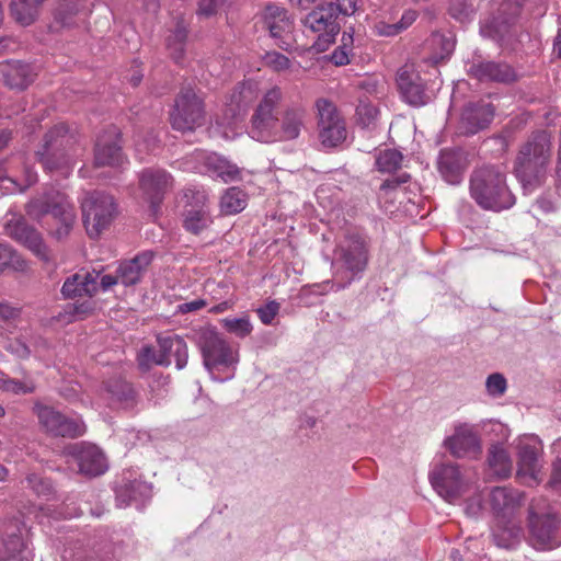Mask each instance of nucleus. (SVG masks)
Wrapping results in <instances>:
<instances>
[{
  "instance_id": "obj_1",
  "label": "nucleus",
  "mask_w": 561,
  "mask_h": 561,
  "mask_svg": "<svg viewBox=\"0 0 561 561\" xmlns=\"http://www.w3.org/2000/svg\"><path fill=\"white\" fill-rule=\"evenodd\" d=\"M551 135L546 130L533 133L520 146L514 172L525 194L541 186L548 175L551 160Z\"/></svg>"
},
{
  "instance_id": "obj_2",
  "label": "nucleus",
  "mask_w": 561,
  "mask_h": 561,
  "mask_svg": "<svg viewBox=\"0 0 561 561\" xmlns=\"http://www.w3.org/2000/svg\"><path fill=\"white\" fill-rule=\"evenodd\" d=\"M470 196L483 209L501 211L515 204V196L506 183V175L497 167L485 165L470 178Z\"/></svg>"
},
{
  "instance_id": "obj_3",
  "label": "nucleus",
  "mask_w": 561,
  "mask_h": 561,
  "mask_svg": "<svg viewBox=\"0 0 561 561\" xmlns=\"http://www.w3.org/2000/svg\"><path fill=\"white\" fill-rule=\"evenodd\" d=\"M197 345L202 352L204 366L216 381L232 379L239 362V353L214 328L199 330Z\"/></svg>"
},
{
  "instance_id": "obj_4",
  "label": "nucleus",
  "mask_w": 561,
  "mask_h": 561,
  "mask_svg": "<svg viewBox=\"0 0 561 561\" xmlns=\"http://www.w3.org/2000/svg\"><path fill=\"white\" fill-rule=\"evenodd\" d=\"M368 264V248L359 236H347L336 245L333 259V279L330 282L334 290L346 288L359 278Z\"/></svg>"
},
{
  "instance_id": "obj_5",
  "label": "nucleus",
  "mask_w": 561,
  "mask_h": 561,
  "mask_svg": "<svg viewBox=\"0 0 561 561\" xmlns=\"http://www.w3.org/2000/svg\"><path fill=\"white\" fill-rule=\"evenodd\" d=\"M75 142V136L69 133V128L59 123L45 134L36 150V157L47 171H61L64 175H68L73 165L71 152Z\"/></svg>"
},
{
  "instance_id": "obj_6",
  "label": "nucleus",
  "mask_w": 561,
  "mask_h": 561,
  "mask_svg": "<svg viewBox=\"0 0 561 561\" xmlns=\"http://www.w3.org/2000/svg\"><path fill=\"white\" fill-rule=\"evenodd\" d=\"M283 101L279 87L266 90L250 119L248 135L260 142L272 144L279 141V118L277 107Z\"/></svg>"
},
{
  "instance_id": "obj_7",
  "label": "nucleus",
  "mask_w": 561,
  "mask_h": 561,
  "mask_svg": "<svg viewBox=\"0 0 561 561\" xmlns=\"http://www.w3.org/2000/svg\"><path fill=\"white\" fill-rule=\"evenodd\" d=\"M26 211L30 217L37 220L46 215H51L58 227L50 232L57 239H61L69 233L76 219L72 204L60 192H49L33 199L27 205Z\"/></svg>"
},
{
  "instance_id": "obj_8",
  "label": "nucleus",
  "mask_w": 561,
  "mask_h": 561,
  "mask_svg": "<svg viewBox=\"0 0 561 561\" xmlns=\"http://www.w3.org/2000/svg\"><path fill=\"white\" fill-rule=\"evenodd\" d=\"M527 543L537 551H551L561 546V519L551 512L538 513L534 503L527 516Z\"/></svg>"
},
{
  "instance_id": "obj_9",
  "label": "nucleus",
  "mask_w": 561,
  "mask_h": 561,
  "mask_svg": "<svg viewBox=\"0 0 561 561\" xmlns=\"http://www.w3.org/2000/svg\"><path fill=\"white\" fill-rule=\"evenodd\" d=\"M81 208L83 224L91 238H98L111 226L117 215V206L113 196L102 192L87 194Z\"/></svg>"
},
{
  "instance_id": "obj_10",
  "label": "nucleus",
  "mask_w": 561,
  "mask_h": 561,
  "mask_svg": "<svg viewBox=\"0 0 561 561\" xmlns=\"http://www.w3.org/2000/svg\"><path fill=\"white\" fill-rule=\"evenodd\" d=\"M514 446L517 456V478L530 486L539 484L543 453L541 440L535 435H523L514 440Z\"/></svg>"
},
{
  "instance_id": "obj_11",
  "label": "nucleus",
  "mask_w": 561,
  "mask_h": 561,
  "mask_svg": "<svg viewBox=\"0 0 561 561\" xmlns=\"http://www.w3.org/2000/svg\"><path fill=\"white\" fill-rule=\"evenodd\" d=\"M430 481L437 494L449 503L460 499L470 488L459 466L453 462L436 465L430 473Z\"/></svg>"
},
{
  "instance_id": "obj_12",
  "label": "nucleus",
  "mask_w": 561,
  "mask_h": 561,
  "mask_svg": "<svg viewBox=\"0 0 561 561\" xmlns=\"http://www.w3.org/2000/svg\"><path fill=\"white\" fill-rule=\"evenodd\" d=\"M172 127L176 130H194L205 122V108L201 96L194 90L184 89L175 100L170 116Z\"/></svg>"
},
{
  "instance_id": "obj_13",
  "label": "nucleus",
  "mask_w": 561,
  "mask_h": 561,
  "mask_svg": "<svg viewBox=\"0 0 561 561\" xmlns=\"http://www.w3.org/2000/svg\"><path fill=\"white\" fill-rule=\"evenodd\" d=\"M319 137L324 147H336L346 139V125L336 106L328 99L316 102Z\"/></svg>"
},
{
  "instance_id": "obj_14",
  "label": "nucleus",
  "mask_w": 561,
  "mask_h": 561,
  "mask_svg": "<svg viewBox=\"0 0 561 561\" xmlns=\"http://www.w3.org/2000/svg\"><path fill=\"white\" fill-rule=\"evenodd\" d=\"M68 462L78 466L80 473L89 477L103 474L107 470V460L103 451L95 445L75 443L66 447Z\"/></svg>"
},
{
  "instance_id": "obj_15",
  "label": "nucleus",
  "mask_w": 561,
  "mask_h": 561,
  "mask_svg": "<svg viewBox=\"0 0 561 561\" xmlns=\"http://www.w3.org/2000/svg\"><path fill=\"white\" fill-rule=\"evenodd\" d=\"M444 446L456 458H476L482 451L478 431L469 423H456L453 433L444 439Z\"/></svg>"
},
{
  "instance_id": "obj_16",
  "label": "nucleus",
  "mask_w": 561,
  "mask_h": 561,
  "mask_svg": "<svg viewBox=\"0 0 561 561\" xmlns=\"http://www.w3.org/2000/svg\"><path fill=\"white\" fill-rule=\"evenodd\" d=\"M35 411L39 424L50 435L73 438L85 433V425L79 419L68 417L46 405H36Z\"/></svg>"
},
{
  "instance_id": "obj_17",
  "label": "nucleus",
  "mask_w": 561,
  "mask_h": 561,
  "mask_svg": "<svg viewBox=\"0 0 561 561\" xmlns=\"http://www.w3.org/2000/svg\"><path fill=\"white\" fill-rule=\"evenodd\" d=\"M186 209L184 211V228L192 233H199L213 222L208 206V196L204 190H187Z\"/></svg>"
},
{
  "instance_id": "obj_18",
  "label": "nucleus",
  "mask_w": 561,
  "mask_h": 561,
  "mask_svg": "<svg viewBox=\"0 0 561 561\" xmlns=\"http://www.w3.org/2000/svg\"><path fill=\"white\" fill-rule=\"evenodd\" d=\"M397 84L402 98L410 105L422 106L431 100V94L413 65H404L398 70Z\"/></svg>"
},
{
  "instance_id": "obj_19",
  "label": "nucleus",
  "mask_w": 561,
  "mask_h": 561,
  "mask_svg": "<svg viewBox=\"0 0 561 561\" xmlns=\"http://www.w3.org/2000/svg\"><path fill=\"white\" fill-rule=\"evenodd\" d=\"M139 183L152 211L156 213L163 195L171 188L173 181L164 170L147 169L141 172Z\"/></svg>"
},
{
  "instance_id": "obj_20",
  "label": "nucleus",
  "mask_w": 561,
  "mask_h": 561,
  "mask_svg": "<svg viewBox=\"0 0 561 561\" xmlns=\"http://www.w3.org/2000/svg\"><path fill=\"white\" fill-rule=\"evenodd\" d=\"M124 159L119 135L115 127L98 136L94 148V164L96 167H119Z\"/></svg>"
},
{
  "instance_id": "obj_21",
  "label": "nucleus",
  "mask_w": 561,
  "mask_h": 561,
  "mask_svg": "<svg viewBox=\"0 0 561 561\" xmlns=\"http://www.w3.org/2000/svg\"><path fill=\"white\" fill-rule=\"evenodd\" d=\"M336 14L327 5H318L304 20L307 28L318 33L319 41L330 43L340 31Z\"/></svg>"
},
{
  "instance_id": "obj_22",
  "label": "nucleus",
  "mask_w": 561,
  "mask_h": 561,
  "mask_svg": "<svg viewBox=\"0 0 561 561\" xmlns=\"http://www.w3.org/2000/svg\"><path fill=\"white\" fill-rule=\"evenodd\" d=\"M114 545L108 541L76 543L64 550L62 561H113Z\"/></svg>"
},
{
  "instance_id": "obj_23",
  "label": "nucleus",
  "mask_w": 561,
  "mask_h": 561,
  "mask_svg": "<svg viewBox=\"0 0 561 561\" xmlns=\"http://www.w3.org/2000/svg\"><path fill=\"white\" fill-rule=\"evenodd\" d=\"M160 357L158 365L170 366L174 359L178 369H183L188 359L187 344L176 334H160L157 337Z\"/></svg>"
},
{
  "instance_id": "obj_24",
  "label": "nucleus",
  "mask_w": 561,
  "mask_h": 561,
  "mask_svg": "<svg viewBox=\"0 0 561 561\" xmlns=\"http://www.w3.org/2000/svg\"><path fill=\"white\" fill-rule=\"evenodd\" d=\"M5 231L9 237L25 245L37 256L47 260L46 247L41 234L30 227L24 219H11L5 222Z\"/></svg>"
},
{
  "instance_id": "obj_25",
  "label": "nucleus",
  "mask_w": 561,
  "mask_h": 561,
  "mask_svg": "<svg viewBox=\"0 0 561 561\" xmlns=\"http://www.w3.org/2000/svg\"><path fill=\"white\" fill-rule=\"evenodd\" d=\"M195 159L203 163L199 170L211 178H218L225 183L240 179V169L217 153L197 151L195 152Z\"/></svg>"
},
{
  "instance_id": "obj_26",
  "label": "nucleus",
  "mask_w": 561,
  "mask_h": 561,
  "mask_svg": "<svg viewBox=\"0 0 561 561\" xmlns=\"http://www.w3.org/2000/svg\"><path fill=\"white\" fill-rule=\"evenodd\" d=\"M493 107L489 103L468 104L460 117L459 129L462 134L474 135L489 126L493 118Z\"/></svg>"
},
{
  "instance_id": "obj_27",
  "label": "nucleus",
  "mask_w": 561,
  "mask_h": 561,
  "mask_svg": "<svg viewBox=\"0 0 561 561\" xmlns=\"http://www.w3.org/2000/svg\"><path fill=\"white\" fill-rule=\"evenodd\" d=\"M522 501L519 491L506 486H497L490 492V504L499 519L513 517Z\"/></svg>"
},
{
  "instance_id": "obj_28",
  "label": "nucleus",
  "mask_w": 561,
  "mask_h": 561,
  "mask_svg": "<svg viewBox=\"0 0 561 561\" xmlns=\"http://www.w3.org/2000/svg\"><path fill=\"white\" fill-rule=\"evenodd\" d=\"M468 167L466 153L460 149L443 150L438 159V170L449 184H458Z\"/></svg>"
},
{
  "instance_id": "obj_29",
  "label": "nucleus",
  "mask_w": 561,
  "mask_h": 561,
  "mask_svg": "<svg viewBox=\"0 0 561 561\" xmlns=\"http://www.w3.org/2000/svg\"><path fill=\"white\" fill-rule=\"evenodd\" d=\"M99 276L95 271L76 273L65 280L61 293L67 298L92 297L99 290Z\"/></svg>"
},
{
  "instance_id": "obj_30",
  "label": "nucleus",
  "mask_w": 561,
  "mask_h": 561,
  "mask_svg": "<svg viewBox=\"0 0 561 561\" xmlns=\"http://www.w3.org/2000/svg\"><path fill=\"white\" fill-rule=\"evenodd\" d=\"M0 72L4 83L11 89L23 90L31 84L35 78L34 69L19 60H8L0 65Z\"/></svg>"
},
{
  "instance_id": "obj_31",
  "label": "nucleus",
  "mask_w": 561,
  "mask_h": 561,
  "mask_svg": "<svg viewBox=\"0 0 561 561\" xmlns=\"http://www.w3.org/2000/svg\"><path fill=\"white\" fill-rule=\"evenodd\" d=\"M523 538V527L512 517H506L505 519L500 518L493 530L495 545L503 549H516L520 545Z\"/></svg>"
},
{
  "instance_id": "obj_32",
  "label": "nucleus",
  "mask_w": 561,
  "mask_h": 561,
  "mask_svg": "<svg viewBox=\"0 0 561 561\" xmlns=\"http://www.w3.org/2000/svg\"><path fill=\"white\" fill-rule=\"evenodd\" d=\"M260 87L256 81H244L236 87L226 107L229 112L244 116L249 106L259 98Z\"/></svg>"
},
{
  "instance_id": "obj_33",
  "label": "nucleus",
  "mask_w": 561,
  "mask_h": 561,
  "mask_svg": "<svg viewBox=\"0 0 561 561\" xmlns=\"http://www.w3.org/2000/svg\"><path fill=\"white\" fill-rule=\"evenodd\" d=\"M469 73L480 81L508 82L515 78L511 66L494 61L472 64L469 68Z\"/></svg>"
},
{
  "instance_id": "obj_34",
  "label": "nucleus",
  "mask_w": 561,
  "mask_h": 561,
  "mask_svg": "<svg viewBox=\"0 0 561 561\" xmlns=\"http://www.w3.org/2000/svg\"><path fill=\"white\" fill-rule=\"evenodd\" d=\"M307 111L302 106L287 107L279 119V141L294 140L305 127Z\"/></svg>"
},
{
  "instance_id": "obj_35",
  "label": "nucleus",
  "mask_w": 561,
  "mask_h": 561,
  "mask_svg": "<svg viewBox=\"0 0 561 561\" xmlns=\"http://www.w3.org/2000/svg\"><path fill=\"white\" fill-rule=\"evenodd\" d=\"M152 257L153 254L147 251L136 255L129 261L121 263L117 268L121 284L124 286L137 284L152 262Z\"/></svg>"
},
{
  "instance_id": "obj_36",
  "label": "nucleus",
  "mask_w": 561,
  "mask_h": 561,
  "mask_svg": "<svg viewBox=\"0 0 561 561\" xmlns=\"http://www.w3.org/2000/svg\"><path fill=\"white\" fill-rule=\"evenodd\" d=\"M263 20L264 26L270 31L272 37L282 38L291 31V21L287 12L276 4H270L265 8Z\"/></svg>"
},
{
  "instance_id": "obj_37",
  "label": "nucleus",
  "mask_w": 561,
  "mask_h": 561,
  "mask_svg": "<svg viewBox=\"0 0 561 561\" xmlns=\"http://www.w3.org/2000/svg\"><path fill=\"white\" fill-rule=\"evenodd\" d=\"M45 1L46 0H11V15L19 24L28 26L37 20L39 8Z\"/></svg>"
},
{
  "instance_id": "obj_38",
  "label": "nucleus",
  "mask_w": 561,
  "mask_h": 561,
  "mask_svg": "<svg viewBox=\"0 0 561 561\" xmlns=\"http://www.w3.org/2000/svg\"><path fill=\"white\" fill-rule=\"evenodd\" d=\"M151 493L150 486L142 481L134 480L133 482L126 483L116 492V501L119 507H125L131 504V502H141L149 497Z\"/></svg>"
},
{
  "instance_id": "obj_39",
  "label": "nucleus",
  "mask_w": 561,
  "mask_h": 561,
  "mask_svg": "<svg viewBox=\"0 0 561 561\" xmlns=\"http://www.w3.org/2000/svg\"><path fill=\"white\" fill-rule=\"evenodd\" d=\"M488 463L492 473L500 479L507 478L512 473L513 462L511 456L500 444L490 447Z\"/></svg>"
},
{
  "instance_id": "obj_40",
  "label": "nucleus",
  "mask_w": 561,
  "mask_h": 561,
  "mask_svg": "<svg viewBox=\"0 0 561 561\" xmlns=\"http://www.w3.org/2000/svg\"><path fill=\"white\" fill-rule=\"evenodd\" d=\"M243 116L229 112L226 107L225 114L216 121L213 126V133L221 136L224 139L232 140L242 134Z\"/></svg>"
},
{
  "instance_id": "obj_41",
  "label": "nucleus",
  "mask_w": 561,
  "mask_h": 561,
  "mask_svg": "<svg viewBox=\"0 0 561 561\" xmlns=\"http://www.w3.org/2000/svg\"><path fill=\"white\" fill-rule=\"evenodd\" d=\"M427 45L433 51L431 61L433 64H438L453 54L456 39L451 33L445 34L436 32L431 35L427 41Z\"/></svg>"
},
{
  "instance_id": "obj_42",
  "label": "nucleus",
  "mask_w": 561,
  "mask_h": 561,
  "mask_svg": "<svg viewBox=\"0 0 561 561\" xmlns=\"http://www.w3.org/2000/svg\"><path fill=\"white\" fill-rule=\"evenodd\" d=\"M112 399L124 409L133 408L137 401V393L133 386L125 380H115L107 386Z\"/></svg>"
},
{
  "instance_id": "obj_43",
  "label": "nucleus",
  "mask_w": 561,
  "mask_h": 561,
  "mask_svg": "<svg viewBox=\"0 0 561 561\" xmlns=\"http://www.w3.org/2000/svg\"><path fill=\"white\" fill-rule=\"evenodd\" d=\"M219 205L225 215L238 214L247 206V195L238 187H230L221 196Z\"/></svg>"
},
{
  "instance_id": "obj_44",
  "label": "nucleus",
  "mask_w": 561,
  "mask_h": 561,
  "mask_svg": "<svg viewBox=\"0 0 561 561\" xmlns=\"http://www.w3.org/2000/svg\"><path fill=\"white\" fill-rule=\"evenodd\" d=\"M25 260L9 244L0 242V275L8 271H25Z\"/></svg>"
},
{
  "instance_id": "obj_45",
  "label": "nucleus",
  "mask_w": 561,
  "mask_h": 561,
  "mask_svg": "<svg viewBox=\"0 0 561 561\" xmlns=\"http://www.w3.org/2000/svg\"><path fill=\"white\" fill-rule=\"evenodd\" d=\"M186 37L187 26L184 21L181 20L176 22L174 30L167 38V47L176 62H179L183 56Z\"/></svg>"
},
{
  "instance_id": "obj_46",
  "label": "nucleus",
  "mask_w": 561,
  "mask_h": 561,
  "mask_svg": "<svg viewBox=\"0 0 561 561\" xmlns=\"http://www.w3.org/2000/svg\"><path fill=\"white\" fill-rule=\"evenodd\" d=\"M220 322L228 333L240 339L249 336L253 331V325L248 314H242L241 317H227Z\"/></svg>"
},
{
  "instance_id": "obj_47",
  "label": "nucleus",
  "mask_w": 561,
  "mask_h": 561,
  "mask_svg": "<svg viewBox=\"0 0 561 561\" xmlns=\"http://www.w3.org/2000/svg\"><path fill=\"white\" fill-rule=\"evenodd\" d=\"M23 553L24 542L19 535H10L0 541V561H15Z\"/></svg>"
},
{
  "instance_id": "obj_48",
  "label": "nucleus",
  "mask_w": 561,
  "mask_h": 561,
  "mask_svg": "<svg viewBox=\"0 0 561 561\" xmlns=\"http://www.w3.org/2000/svg\"><path fill=\"white\" fill-rule=\"evenodd\" d=\"M476 9V0H450L449 14L460 23H467L473 20Z\"/></svg>"
},
{
  "instance_id": "obj_49",
  "label": "nucleus",
  "mask_w": 561,
  "mask_h": 561,
  "mask_svg": "<svg viewBox=\"0 0 561 561\" xmlns=\"http://www.w3.org/2000/svg\"><path fill=\"white\" fill-rule=\"evenodd\" d=\"M35 389L34 382L30 379L15 380L9 378L4 373L0 370V390L14 393V394H26L32 393Z\"/></svg>"
},
{
  "instance_id": "obj_50",
  "label": "nucleus",
  "mask_w": 561,
  "mask_h": 561,
  "mask_svg": "<svg viewBox=\"0 0 561 561\" xmlns=\"http://www.w3.org/2000/svg\"><path fill=\"white\" fill-rule=\"evenodd\" d=\"M36 181H37V174L31 167H24L22 180H18L15 178L13 179L11 176H5L3 174V172L0 171V184L2 185V183H4V182H10L13 185V187L10 188V191L12 193H16V192L21 193L24 190H26L28 186L34 184ZM5 188L9 190L8 186H5Z\"/></svg>"
},
{
  "instance_id": "obj_51",
  "label": "nucleus",
  "mask_w": 561,
  "mask_h": 561,
  "mask_svg": "<svg viewBox=\"0 0 561 561\" xmlns=\"http://www.w3.org/2000/svg\"><path fill=\"white\" fill-rule=\"evenodd\" d=\"M402 162V154L393 149H387L377 156L376 164L381 172H393Z\"/></svg>"
},
{
  "instance_id": "obj_52",
  "label": "nucleus",
  "mask_w": 561,
  "mask_h": 561,
  "mask_svg": "<svg viewBox=\"0 0 561 561\" xmlns=\"http://www.w3.org/2000/svg\"><path fill=\"white\" fill-rule=\"evenodd\" d=\"M378 113V108L375 105L362 100L356 108L357 122L365 128L374 127Z\"/></svg>"
},
{
  "instance_id": "obj_53",
  "label": "nucleus",
  "mask_w": 561,
  "mask_h": 561,
  "mask_svg": "<svg viewBox=\"0 0 561 561\" xmlns=\"http://www.w3.org/2000/svg\"><path fill=\"white\" fill-rule=\"evenodd\" d=\"M262 61L265 67L275 72H284L291 66L289 58L276 50L265 53Z\"/></svg>"
},
{
  "instance_id": "obj_54",
  "label": "nucleus",
  "mask_w": 561,
  "mask_h": 561,
  "mask_svg": "<svg viewBox=\"0 0 561 561\" xmlns=\"http://www.w3.org/2000/svg\"><path fill=\"white\" fill-rule=\"evenodd\" d=\"M486 393L492 398L502 397L507 389V381L500 373L491 374L485 380Z\"/></svg>"
},
{
  "instance_id": "obj_55",
  "label": "nucleus",
  "mask_w": 561,
  "mask_h": 561,
  "mask_svg": "<svg viewBox=\"0 0 561 561\" xmlns=\"http://www.w3.org/2000/svg\"><path fill=\"white\" fill-rule=\"evenodd\" d=\"M408 175H402L399 179H392L385 181L379 188V201L385 203L392 202L398 195V190L401 183L407 182Z\"/></svg>"
},
{
  "instance_id": "obj_56",
  "label": "nucleus",
  "mask_w": 561,
  "mask_h": 561,
  "mask_svg": "<svg viewBox=\"0 0 561 561\" xmlns=\"http://www.w3.org/2000/svg\"><path fill=\"white\" fill-rule=\"evenodd\" d=\"M229 0H199L197 14L209 18L224 10Z\"/></svg>"
},
{
  "instance_id": "obj_57",
  "label": "nucleus",
  "mask_w": 561,
  "mask_h": 561,
  "mask_svg": "<svg viewBox=\"0 0 561 561\" xmlns=\"http://www.w3.org/2000/svg\"><path fill=\"white\" fill-rule=\"evenodd\" d=\"M21 314V309L10 302L0 301V327L14 323Z\"/></svg>"
},
{
  "instance_id": "obj_58",
  "label": "nucleus",
  "mask_w": 561,
  "mask_h": 561,
  "mask_svg": "<svg viewBox=\"0 0 561 561\" xmlns=\"http://www.w3.org/2000/svg\"><path fill=\"white\" fill-rule=\"evenodd\" d=\"M481 426L488 433L494 434L499 440H507L511 435L510 428L504 423L496 420L482 421Z\"/></svg>"
},
{
  "instance_id": "obj_59",
  "label": "nucleus",
  "mask_w": 561,
  "mask_h": 561,
  "mask_svg": "<svg viewBox=\"0 0 561 561\" xmlns=\"http://www.w3.org/2000/svg\"><path fill=\"white\" fill-rule=\"evenodd\" d=\"M327 7H330L336 16L340 14L352 15L357 10L356 0H328Z\"/></svg>"
},
{
  "instance_id": "obj_60",
  "label": "nucleus",
  "mask_w": 561,
  "mask_h": 561,
  "mask_svg": "<svg viewBox=\"0 0 561 561\" xmlns=\"http://www.w3.org/2000/svg\"><path fill=\"white\" fill-rule=\"evenodd\" d=\"M28 485L33 489V491L38 494L46 496L51 493L53 485L49 480H46L37 474H30L27 478Z\"/></svg>"
},
{
  "instance_id": "obj_61",
  "label": "nucleus",
  "mask_w": 561,
  "mask_h": 561,
  "mask_svg": "<svg viewBox=\"0 0 561 561\" xmlns=\"http://www.w3.org/2000/svg\"><path fill=\"white\" fill-rule=\"evenodd\" d=\"M279 311V304L272 300L264 306L257 308L256 312L264 324H271Z\"/></svg>"
},
{
  "instance_id": "obj_62",
  "label": "nucleus",
  "mask_w": 561,
  "mask_h": 561,
  "mask_svg": "<svg viewBox=\"0 0 561 561\" xmlns=\"http://www.w3.org/2000/svg\"><path fill=\"white\" fill-rule=\"evenodd\" d=\"M160 357V348L158 351L152 346H145L138 356V362L141 367L148 368L150 365H158Z\"/></svg>"
},
{
  "instance_id": "obj_63",
  "label": "nucleus",
  "mask_w": 561,
  "mask_h": 561,
  "mask_svg": "<svg viewBox=\"0 0 561 561\" xmlns=\"http://www.w3.org/2000/svg\"><path fill=\"white\" fill-rule=\"evenodd\" d=\"M549 486L561 494V457H558L551 466V474L548 482Z\"/></svg>"
},
{
  "instance_id": "obj_64",
  "label": "nucleus",
  "mask_w": 561,
  "mask_h": 561,
  "mask_svg": "<svg viewBox=\"0 0 561 561\" xmlns=\"http://www.w3.org/2000/svg\"><path fill=\"white\" fill-rule=\"evenodd\" d=\"M158 142V136L153 133H150L148 137H141L137 140L136 150L138 153H142L145 151H153L157 148Z\"/></svg>"
}]
</instances>
